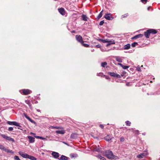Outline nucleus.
Returning <instances> with one entry per match:
<instances>
[{"instance_id":"1","label":"nucleus","mask_w":160,"mask_h":160,"mask_svg":"<svg viewBox=\"0 0 160 160\" xmlns=\"http://www.w3.org/2000/svg\"><path fill=\"white\" fill-rule=\"evenodd\" d=\"M106 156L109 159H113L114 158V156L112 152L111 151H108L106 152L105 153Z\"/></svg>"},{"instance_id":"49","label":"nucleus","mask_w":160,"mask_h":160,"mask_svg":"<svg viewBox=\"0 0 160 160\" xmlns=\"http://www.w3.org/2000/svg\"><path fill=\"white\" fill-rule=\"evenodd\" d=\"M100 127L102 128V129H103L104 128V125L102 124H100L99 125Z\"/></svg>"},{"instance_id":"16","label":"nucleus","mask_w":160,"mask_h":160,"mask_svg":"<svg viewBox=\"0 0 160 160\" xmlns=\"http://www.w3.org/2000/svg\"><path fill=\"white\" fill-rule=\"evenodd\" d=\"M68 158L66 156L62 155L59 159L60 160H67Z\"/></svg>"},{"instance_id":"27","label":"nucleus","mask_w":160,"mask_h":160,"mask_svg":"<svg viewBox=\"0 0 160 160\" xmlns=\"http://www.w3.org/2000/svg\"><path fill=\"white\" fill-rule=\"evenodd\" d=\"M107 64L106 62H103L101 63V66L103 67H105Z\"/></svg>"},{"instance_id":"60","label":"nucleus","mask_w":160,"mask_h":160,"mask_svg":"<svg viewBox=\"0 0 160 160\" xmlns=\"http://www.w3.org/2000/svg\"><path fill=\"white\" fill-rule=\"evenodd\" d=\"M126 85L127 86H129V84L128 83H127Z\"/></svg>"},{"instance_id":"57","label":"nucleus","mask_w":160,"mask_h":160,"mask_svg":"<svg viewBox=\"0 0 160 160\" xmlns=\"http://www.w3.org/2000/svg\"><path fill=\"white\" fill-rule=\"evenodd\" d=\"M118 65L120 66L121 67H122V64L120 63H118Z\"/></svg>"},{"instance_id":"23","label":"nucleus","mask_w":160,"mask_h":160,"mask_svg":"<svg viewBox=\"0 0 160 160\" xmlns=\"http://www.w3.org/2000/svg\"><path fill=\"white\" fill-rule=\"evenodd\" d=\"M82 19L83 21H87V17L84 15H82Z\"/></svg>"},{"instance_id":"41","label":"nucleus","mask_w":160,"mask_h":160,"mask_svg":"<svg viewBox=\"0 0 160 160\" xmlns=\"http://www.w3.org/2000/svg\"><path fill=\"white\" fill-rule=\"evenodd\" d=\"M115 77L118 78H120L121 77V76L120 75L117 74H116V75L115 76Z\"/></svg>"},{"instance_id":"31","label":"nucleus","mask_w":160,"mask_h":160,"mask_svg":"<svg viewBox=\"0 0 160 160\" xmlns=\"http://www.w3.org/2000/svg\"><path fill=\"white\" fill-rule=\"evenodd\" d=\"M109 39H104V40L103 39L102 42L104 43H106V42H109Z\"/></svg>"},{"instance_id":"2","label":"nucleus","mask_w":160,"mask_h":160,"mask_svg":"<svg viewBox=\"0 0 160 160\" xmlns=\"http://www.w3.org/2000/svg\"><path fill=\"white\" fill-rule=\"evenodd\" d=\"M148 154L147 151H145L144 152H142L137 156V157L138 158H142L146 156Z\"/></svg>"},{"instance_id":"32","label":"nucleus","mask_w":160,"mask_h":160,"mask_svg":"<svg viewBox=\"0 0 160 160\" xmlns=\"http://www.w3.org/2000/svg\"><path fill=\"white\" fill-rule=\"evenodd\" d=\"M128 15V13L125 14H124L121 17L122 18H125L127 17Z\"/></svg>"},{"instance_id":"47","label":"nucleus","mask_w":160,"mask_h":160,"mask_svg":"<svg viewBox=\"0 0 160 160\" xmlns=\"http://www.w3.org/2000/svg\"><path fill=\"white\" fill-rule=\"evenodd\" d=\"M61 128L59 127H52V128H56V129H59V128Z\"/></svg>"},{"instance_id":"44","label":"nucleus","mask_w":160,"mask_h":160,"mask_svg":"<svg viewBox=\"0 0 160 160\" xmlns=\"http://www.w3.org/2000/svg\"><path fill=\"white\" fill-rule=\"evenodd\" d=\"M104 23V22L103 21H101L99 23V25L100 26L102 25Z\"/></svg>"},{"instance_id":"39","label":"nucleus","mask_w":160,"mask_h":160,"mask_svg":"<svg viewBox=\"0 0 160 160\" xmlns=\"http://www.w3.org/2000/svg\"><path fill=\"white\" fill-rule=\"evenodd\" d=\"M97 75L98 76L102 77L103 75V74L102 72L99 73L97 74Z\"/></svg>"},{"instance_id":"8","label":"nucleus","mask_w":160,"mask_h":160,"mask_svg":"<svg viewBox=\"0 0 160 160\" xmlns=\"http://www.w3.org/2000/svg\"><path fill=\"white\" fill-rule=\"evenodd\" d=\"M52 156L55 158H57L59 157V154L58 153L53 152L52 153Z\"/></svg>"},{"instance_id":"17","label":"nucleus","mask_w":160,"mask_h":160,"mask_svg":"<svg viewBox=\"0 0 160 160\" xmlns=\"http://www.w3.org/2000/svg\"><path fill=\"white\" fill-rule=\"evenodd\" d=\"M110 14L108 13L106 14L104 16L105 18L108 20H111V18L110 16Z\"/></svg>"},{"instance_id":"56","label":"nucleus","mask_w":160,"mask_h":160,"mask_svg":"<svg viewBox=\"0 0 160 160\" xmlns=\"http://www.w3.org/2000/svg\"><path fill=\"white\" fill-rule=\"evenodd\" d=\"M30 134H32V135H34V136H35V134L34 133H33L32 132H31L30 133Z\"/></svg>"},{"instance_id":"46","label":"nucleus","mask_w":160,"mask_h":160,"mask_svg":"<svg viewBox=\"0 0 160 160\" xmlns=\"http://www.w3.org/2000/svg\"><path fill=\"white\" fill-rule=\"evenodd\" d=\"M95 47H97V48H100L101 47V46L100 45L98 44V45H96Z\"/></svg>"},{"instance_id":"33","label":"nucleus","mask_w":160,"mask_h":160,"mask_svg":"<svg viewBox=\"0 0 160 160\" xmlns=\"http://www.w3.org/2000/svg\"><path fill=\"white\" fill-rule=\"evenodd\" d=\"M125 139L123 137H121L120 139V141L121 142H123L124 141Z\"/></svg>"},{"instance_id":"12","label":"nucleus","mask_w":160,"mask_h":160,"mask_svg":"<svg viewBox=\"0 0 160 160\" xmlns=\"http://www.w3.org/2000/svg\"><path fill=\"white\" fill-rule=\"evenodd\" d=\"M56 132L57 134H63L65 133V131L63 129H62L61 130H57Z\"/></svg>"},{"instance_id":"24","label":"nucleus","mask_w":160,"mask_h":160,"mask_svg":"<svg viewBox=\"0 0 160 160\" xmlns=\"http://www.w3.org/2000/svg\"><path fill=\"white\" fill-rule=\"evenodd\" d=\"M108 73L111 76L115 77L116 73L114 72H108Z\"/></svg>"},{"instance_id":"50","label":"nucleus","mask_w":160,"mask_h":160,"mask_svg":"<svg viewBox=\"0 0 160 160\" xmlns=\"http://www.w3.org/2000/svg\"><path fill=\"white\" fill-rule=\"evenodd\" d=\"M134 132L137 134H138L139 133V131L138 130H136Z\"/></svg>"},{"instance_id":"11","label":"nucleus","mask_w":160,"mask_h":160,"mask_svg":"<svg viewBox=\"0 0 160 160\" xmlns=\"http://www.w3.org/2000/svg\"><path fill=\"white\" fill-rule=\"evenodd\" d=\"M58 11L62 15H64L65 14V11L63 8H59L58 9Z\"/></svg>"},{"instance_id":"48","label":"nucleus","mask_w":160,"mask_h":160,"mask_svg":"<svg viewBox=\"0 0 160 160\" xmlns=\"http://www.w3.org/2000/svg\"><path fill=\"white\" fill-rule=\"evenodd\" d=\"M138 37L139 38H141V37H142L143 36V34H138Z\"/></svg>"},{"instance_id":"26","label":"nucleus","mask_w":160,"mask_h":160,"mask_svg":"<svg viewBox=\"0 0 160 160\" xmlns=\"http://www.w3.org/2000/svg\"><path fill=\"white\" fill-rule=\"evenodd\" d=\"M138 45V43L137 42H134L132 43L131 45V46L132 47H135L136 45Z\"/></svg>"},{"instance_id":"58","label":"nucleus","mask_w":160,"mask_h":160,"mask_svg":"<svg viewBox=\"0 0 160 160\" xmlns=\"http://www.w3.org/2000/svg\"><path fill=\"white\" fill-rule=\"evenodd\" d=\"M62 142L63 143L67 145V146H69V145L68 143H67L64 142Z\"/></svg>"},{"instance_id":"9","label":"nucleus","mask_w":160,"mask_h":160,"mask_svg":"<svg viewBox=\"0 0 160 160\" xmlns=\"http://www.w3.org/2000/svg\"><path fill=\"white\" fill-rule=\"evenodd\" d=\"M109 42H107L108 43L107 45H106V46L107 47H108L109 46H110L112 44H115V43L114 41L112 39V40H109Z\"/></svg>"},{"instance_id":"21","label":"nucleus","mask_w":160,"mask_h":160,"mask_svg":"<svg viewBox=\"0 0 160 160\" xmlns=\"http://www.w3.org/2000/svg\"><path fill=\"white\" fill-rule=\"evenodd\" d=\"M0 149L6 152L7 149L2 145L0 144Z\"/></svg>"},{"instance_id":"52","label":"nucleus","mask_w":160,"mask_h":160,"mask_svg":"<svg viewBox=\"0 0 160 160\" xmlns=\"http://www.w3.org/2000/svg\"><path fill=\"white\" fill-rule=\"evenodd\" d=\"M105 78L106 79L110 80V78H109V77H108V76H106L105 77Z\"/></svg>"},{"instance_id":"37","label":"nucleus","mask_w":160,"mask_h":160,"mask_svg":"<svg viewBox=\"0 0 160 160\" xmlns=\"http://www.w3.org/2000/svg\"><path fill=\"white\" fill-rule=\"evenodd\" d=\"M138 38H139L138 37V35H137L134 36V37H133L132 38V39H137Z\"/></svg>"},{"instance_id":"28","label":"nucleus","mask_w":160,"mask_h":160,"mask_svg":"<svg viewBox=\"0 0 160 160\" xmlns=\"http://www.w3.org/2000/svg\"><path fill=\"white\" fill-rule=\"evenodd\" d=\"M97 157L99 158L101 160H105V158H104L101 156H100L99 155H98Z\"/></svg>"},{"instance_id":"64","label":"nucleus","mask_w":160,"mask_h":160,"mask_svg":"<svg viewBox=\"0 0 160 160\" xmlns=\"http://www.w3.org/2000/svg\"><path fill=\"white\" fill-rule=\"evenodd\" d=\"M153 79H155V78H153Z\"/></svg>"},{"instance_id":"3","label":"nucleus","mask_w":160,"mask_h":160,"mask_svg":"<svg viewBox=\"0 0 160 160\" xmlns=\"http://www.w3.org/2000/svg\"><path fill=\"white\" fill-rule=\"evenodd\" d=\"M1 136L4 138L6 139L8 141H11L13 142H15V140L13 138L8 136H6L4 134H1Z\"/></svg>"},{"instance_id":"43","label":"nucleus","mask_w":160,"mask_h":160,"mask_svg":"<svg viewBox=\"0 0 160 160\" xmlns=\"http://www.w3.org/2000/svg\"><path fill=\"white\" fill-rule=\"evenodd\" d=\"M75 135V134H72L71 135V138H73V139L75 138L74 135Z\"/></svg>"},{"instance_id":"22","label":"nucleus","mask_w":160,"mask_h":160,"mask_svg":"<svg viewBox=\"0 0 160 160\" xmlns=\"http://www.w3.org/2000/svg\"><path fill=\"white\" fill-rule=\"evenodd\" d=\"M31 160H36V158L34 157L29 155L28 158Z\"/></svg>"},{"instance_id":"20","label":"nucleus","mask_w":160,"mask_h":160,"mask_svg":"<svg viewBox=\"0 0 160 160\" xmlns=\"http://www.w3.org/2000/svg\"><path fill=\"white\" fill-rule=\"evenodd\" d=\"M25 117L29 121L31 122H32V123L35 122L34 121L32 120L30 117L28 116L27 115H25Z\"/></svg>"},{"instance_id":"35","label":"nucleus","mask_w":160,"mask_h":160,"mask_svg":"<svg viewBox=\"0 0 160 160\" xmlns=\"http://www.w3.org/2000/svg\"><path fill=\"white\" fill-rule=\"evenodd\" d=\"M123 69H127L129 68V67L127 66H124L122 65V67Z\"/></svg>"},{"instance_id":"40","label":"nucleus","mask_w":160,"mask_h":160,"mask_svg":"<svg viewBox=\"0 0 160 160\" xmlns=\"http://www.w3.org/2000/svg\"><path fill=\"white\" fill-rule=\"evenodd\" d=\"M136 69H137V70L138 71H139V72H140V71H141V68H140L138 66V67Z\"/></svg>"},{"instance_id":"13","label":"nucleus","mask_w":160,"mask_h":160,"mask_svg":"<svg viewBox=\"0 0 160 160\" xmlns=\"http://www.w3.org/2000/svg\"><path fill=\"white\" fill-rule=\"evenodd\" d=\"M148 31L150 33H152L153 34H155L157 32V31L155 29H150L148 30Z\"/></svg>"},{"instance_id":"63","label":"nucleus","mask_w":160,"mask_h":160,"mask_svg":"<svg viewBox=\"0 0 160 160\" xmlns=\"http://www.w3.org/2000/svg\"><path fill=\"white\" fill-rule=\"evenodd\" d=\"M94 51V49H93V50H92V52H93V51Z\"/></svg>"},{"instance_id":"59","label":"nucleus","mask_w":160,"mask_h":160,"mask_svg":"<svg viewBox=\"0 0 160 160\" xmlns=\"http://www.w3.org/2000/svg\"><path fill=\"white\" fill-rule=\"evenodd\" d=\"M150 8V7H148V10H149V8Z\"/></svg>"},{"instance_id":"38","label":"nucleus","mask_w":160,"mask_h":160,"mask_svg":"<svg viewBox=\"0 0 160 160\" xmlns=\"http://www.w3.org/2000/svg\"><path fill=\"white\" fill-rule=\"evenodd\" d=\"M6 152H8V153L9 152V153H13V152L12 151V150H9L8 149H7V150Z\"/></svg>"},{"instance_id":"5","label":"nucleus","mask_w":160,"mask_h":160,"mask_svg":"<svg viewBox=\"0 0 160 160\" xmlns=\"http://www.w3.org/2000/svg\"><path fill=\"white\" fill-rule=\"evenodd\" d=\"M76 40L81 43L84 42L82 40V38L80 35H76L75 36Z\"/></svg>"},{"instance_id":"45","label":"nucleus","mask_w":160,"mask_h":160,"mask_svg":"<svg viewBox=\"0 0 160 160\" xmlns=\"http://www.w3.org/2000/svg\"><path fill=\"white\" fill-rule=\"evenodd\" d=\"M8 130L9 131H12L13 130V128L12 127H9L8 128Z\"/></svg>"},{"instance_id":"18","label":"nucleus","mask_w":160,"mask_h":160,"mask_svg":"<svg viewBox=\"0 0 160 160\" xmlns=\"http://www.w3.org/2000/svg\"><path fill=\"white\" fill-rule=\"evenodd\" d=\"M112 139V138H111L110 137L109 135H107L104 137V139L107 141H109Z\"/></svg>"},{"instance_id":"6","label":"nucleus","mask_w":160,"mask_h":160,"mask_svg":"<svg viewBox=\"0 0 160 160\" xmlns=\"http://www.w3.org/2000/svg\"><path fill=\"white\" fill-rule=\"evenodd\" d=\"M19 154L22 157L24 158H28L29 155L27 153H24L22 151H19L18 152Z\"/></svg>"},{"instance_id":"55","label":"nucleus","mask_w":160,"mask_h":160,"mask_svg":"<svg viewBox=\"0 0 160 160\" xmlns=\"http://www.w3.org/2000/svg\"><path fill=\"white\" fill-rule=\"evenodd\" d=\"M27 104H28L30 107V102L29 101H27V102H26Z\"/></svg>"},{"instance_id":"10","label":"nucleus","mask_w":160,"mask_h":160,"mask_svg":"<svg viewBox=\"0 0 160 160\" xmlns=\"http://www.w3.org/2000/svg\"><path fill=\"white\" fill-rule=\"evenodd\" d=\"M28 138L29 139V142L30 143H32L34 142L35 138H34L30 136H28Z\"/></svg>"},{"instance_id":"42","label":"nucleus","mask_w":160,"mask_h":160,"mask_svg":"<svg viewBox=\"0 0 160 160\" xmlns=\"http://www.w3.org/2000/svg\"><path fill=\"white\" fill-rule=\"evenodd\" d=\"M141 0V1L144 4L146 3L147 2V0Z\"/></svg>"},{"instance_id":"61","label":"nucleus","mask_w":160,"mask_h":160,"mask_svg":"<svg viewBox=\"0 0 160 160\" xmlns=\"http://www.w3.org/2000/svg\"><path fill=\"white\" fill-rule=\"evenodd\" d=\"M101 49L102 50V51H103V50H102V48H101Z\"/></svg>"},{"instance_id":"14","label":"nucleus","mask_w":160,"mask_h":160,"mask_svg":"<svg viewBox=\"0 0 160 160\" xmlns=\"http://www.w3.org/2000/svg\"><path fill=\"white\" fill-rule=\"evenodd\" d=\"M116 60L118 62H122V59L119 57L116 56L115 57Z\"/></svg>"},{"instance_id":"54","label":"nucleus","mask_w":160,"mask_h":160,"mask_svg":"<svg viewBox=\"0 0 160 160\" xmlns=\"http://www.w3.org/2000/svg\"><path fill=\"white\" fill-rule=\"evenodd\" d=\"M40 139H42V140H45V139H46V138H43V137H40Z\"/></svg>"},{"instance_id":"19","label":"nucleus","mask_w":160,"mask_h":160,"mask_svg":"<svg viewBox=\"0 0 160 160\" xmlns=\"http://www.w3.org/2000/svg\"><path fill=\"white\" fill-rule=\"evenodd\" d=\"M130 45L129 44H127L125 45L124 47V48L125 50L128 49L130 48Z\"/></svg>"},{"instance_id":"36","label":"nucleus","mask_w":160,"mask_h":160,"mask_svg":"<svg viewBox=\"0 0 160 160\" xmlns=\"http://www.w3.org/2000/svg\"><path fill=\"white\" fill-rule=\"evenodd\" d=\"M14 158L15 160H20L19 157L17 156H15L14 157Z\"/></svg>"},{"instance_id":"51","label":"nucleus","mask_w":160,"mask_h":160,"mask_svg":"<svg viewBox=\"0 0 160 160\" xmlns=\"http://www.w3.org/2000/svg\"><path fill=\"white\" fill-rule=\"evenodd\" d=\"M34 137L36 138H37V139H40V136H34Z\"/></svg>"},{"instance_id":"25","label":"nucleus","mask_w":160,"mask_h":160,"mask_svg":"<svg viewBox=\"0 0 160 160\" xmlns=\"http://www.w3.org/2000/svg\"><path fill=\"white\" fill-rule=\"evenodd\" d=\"M102 12H103V11H102L100 12V13L98 15L97 17V18L98 19H99L100 18H101L102 16Z\"/></svg>"},{"instance_id":"53","label":"nucleus","mask_w":160,"mask_h":160,"mask_svg":"<svg viewBox=\"0 0 160 160\" xmlns=\"http://www.w3.org/2000/svg\"><path fill=\"white\" fill-rule=\"evenodd\" d=\"M103 39H98V40L100 42H102Z\"/></svg>"},{"instance_id":"29","label":"nucleus","mask_w":160,"mask_h":160,"mask_svg":"<svg viewBox=\"0 0 160 160\" xmlns=\"http://www.w3.org/2000/svg\"><path fill=\"white\" fill-rule=\"evenodd\" d=\"M125 122H126V125L128 126H130L131 123L129 121H127Z\"/></svg>"},{"instance_id":"30","label":"nucleus","mask_w":160,"mask_h":160,"mask_svg":"<svg viewBox=\"0 0 160 160\" xmlns=\"http://www.w3.org/2000/svg\"><path fill=\"white\" fill-rule=\"evenodd\" d=\"M85 47H88L89 46V45L86 43H84V42L81 43Z\"/></svg>"},{"instance_id":"4","label":"nucleus","mask_w":160,"mask_h":160,"mask_svg":"<svg viewBox=\"0 0 160 160\" xmlns=\"http://www.w3.org/2000/svg\"><path fill=\"white\" fill-rule=\"evenodd\" d=\"M7 123L10 125H13L19 127H21L19 123L16 122L8 121Z\"/></svg>"},{"instance_id":"7","label":"nucleus","mask_w":160,"mask_h":160,"mask_svg":"<svg viewBox=\"0 0 160 160\" xmlns=\"http://www.w3.org/2000/svg\"><path fill=\"white\" fill-rule=\"evenodd\" d=\"M23 94L26 95L30 93L31 92V91L28 89H23L22 90Z\"/></svg>"},{"instance_id":"34","label":"nucleus","mask_w":160,"mask_h":160,"mask_svg":"<svg viewBox=\"0 0 160 160\" xmlns=\"http://www.w3.org/2000/svg\"><path fill=\"white\" fill-rule=\"evenodd\" d=\"M94 151H97L98 152H99L100 151V148H94Z\"/></svg>"},{"instance_id":"15","label":"nucleus","mask_w":160,"mask_h":160,"mask_svg":"<svg viewBox=\"0 0 160 160\" xmlns=\"http://www.w3.org/2000/svg\"><path fill=\"white\" fill-rule=\"evenodd\" d=\"M150 34L149 32L148 31V30H147L146 32H144V35L147 38H149Z\"/></svg>"},{"instance_id":"62","label":"nucleus","mask_w":160,"mask_h":160,"mask_svg":"<svg viewBox=\"0 0 160 160\" xmlns=\"http://www.w3.org/2000/svg\"><path fill=\"white\" fill-rule=\"evenodd\" d=\"M18 129H21L20 128H18Z\"/></svg>"}]
</instances>
